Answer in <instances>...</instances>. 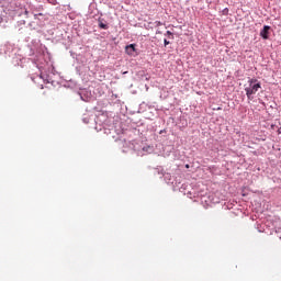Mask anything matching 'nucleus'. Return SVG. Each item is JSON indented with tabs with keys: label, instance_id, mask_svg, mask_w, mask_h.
Wrapping results in <instances>:
<instances>
[{
	"label": "nucleus",
	"instance_id": "11",
	"mask_svg": "<svg viewBox=\"0 0 281 281\" xmlns=\"http://www.w3.org/2000/svg\"><path fill=\"white\" fill-rule=\"evenodd\" d=\"M186 168H190V165H187Z\"/></svg>",
	"mask_w": 281,
	"mask_h": 281
},
{
	"label": "nucleus",
	"instance_id": "12",
	"mask_svg": "<svg viewBox=\"0 0 281 281\" xmlns=\"http://www.w3.org/2000/svg\"><path fill=\"white\" fill-rule=\"evenodd\" d=\"M34 16H35V19H36V18L38 16V14H35Z\"/></svg>",
	"mask_w": 281,
	"mask_h": 281
},
{
	"label": "nucleus",
	"instance_id": "9",
	"mask_svg": "<svg viewBox=\"0 0 281 281\" xmlns=\"http://www.w3.org/2000/svg\"><path fill=\"white\" fill-rule=\"evenodd\" d=\"M279 135H281V127L278 130Z\"/></svg>",
	"mask_w": 281,
	"mask_h": 281
},
{
	"label": "nucleus",
	"instance_id": "4",
	"mask_svg": "<svg viewBox=\"0 0 281 281\" xmlns=\"http://www.w3.org/2000/svg\"><path fill=\"white\" fill-rule=\"evenodd\" d=\"M99 27H100L101 30H109V25L104 24L103 22H100V23H99Z\"/></svg>",
	"mask_w": 281,
	"mask_h": 281
},
{
	"label": "nucleus",
	"instance_id": "1",
	"mask_svg": "<svg viewBox=\"0 0 281 281\" xmlns=\"http://www.w3.org/2000/svg\"><path fill=\"white\" fill-rule=\"evenodd\" d=\"M249 87L245 88L246 95L248 100H251V97L256 93H258V89L261 88L260 82H258V79H249Z\"/></svg>",
	"mask_w": 281,
	"mask_h": 281
},
{
	"label": "nucleus",
	"instance_id": "5",
	"mask_svg": "<svg viewBox=\"0 0 281 281\" xmlns=\"http://www.w3.org/2000/svg\"><path fill=\"white\" fill-rule=\"evenodd\" d=\"M164 43H165V47L170 45V42L168 40H164Z\"/></svg>",
	"mask_w": 281,
	"mask_h": 281
},
{
	"label": "nucleus",
	"instance_id": "2",
	"mask_svg": "<svg viewBox=\"0 0 281 281\" xmlns=\"http://www.w3.org/2000/svg\"><path fill=\"white\" fill-rule=\"evenodd\" d=\"M269 30H271V26L265 25L263 29L260 31V36L265 41L269 40Z\"/></svg>",
	"mask_w": 281,
	"mask_h": 281
},
{
	"label": "nucleus",
	"instance_id": "3",
	"mask_svg": "<svg viewBox=\"0 0 281 281\" xmlns=\"http://www.w3.org/2000/svg\"><path fill=\"white\" fill-rule=\"evenodd\" d=\"M125 52L126 54H128V56H135V52H137V49L135 48V44H130L125 47Z\"/></svg>",
	"mask_w": 281,
	"mask_h": 281
},
{
	"label": "nucleus",
	"instance_id": "7",
	"mask_svg": "<svg viewBox=\"0 0 281 281\" xmlns=\"http://www.w3.org/2000/svg\"><path fill=\"white\" fill-rule=\"evenodd\" d=\"M24 14H26V15H27V14H30V12L26 10V11H24Z\"/></svg>",
	"mask_w": 281,
	"mask_h": 281
},
{
	"label": "nucleus",
	"instance_id": "6",
	"mask_svg": "<svg viewBox=\"0 0 281 281\" xmlns=\"http://www.w3.org/2000/svg\"><path fill=\"white\" fill-rule=\"evenodd\" d=\"M167 34H168L169 36H172V32H170V31H167Z\"/></svg>",
	"mask_w": 281,
	"mask_h": 281
},
{
	"label": "nucleus",
	"instance_id": "10",
	"mask_svg": "<svg viewBox=\"0 0 281 281\" xmlns=\"http://www.w3.org/2000/svg\"><path fill=\"white\" fill-rule=\"evenodd\" d=\"M38 16H43V13H38Z\"/></svg>",
	"mask_w": 281,
	"mask_h": 281
},
{
	"label": "nucleus",
	"instance_id": "8",
	"mask_svg": "<svg viewBox=\"0 0 281 281\" xmlns=\"http://www.w3.org/2000/svg\"><path fill=\"white\" fill-rule=\"evenodd\" d=\"M156 24H157V25H161V22L157 21Z\"/></svg>",
	"mask_w": 281,
	"mask_h": 281
}]
</instances>
